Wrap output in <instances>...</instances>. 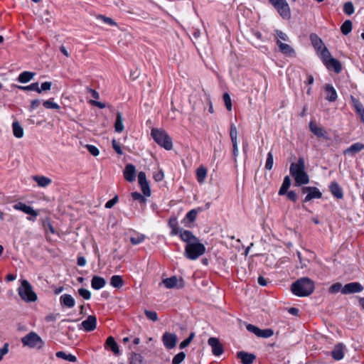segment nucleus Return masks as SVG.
Here are the masks:
<instances>
[{"instance_id": "33", "label": "nucleus", "mask_w": 364, "mask_h": 364, "mask_svg": "<svg viewBox=\"0 0 364 364\" xmlns=\"http://www.w3.org/2000/svg\"><path fill=\"white\" fill-rule=\"evenodd\" d=\"M351 103L353 106L354 107L356 113L359 115L360 114L364 113V107L362 103L355 97H354L353 95H350V97Z\"/></svg>"}, {"instance_id": "16", "label": "nucleus", "mask_w": 364, "mask_h": 364, "mask_svg": "<svg viewBox=\"0 0 364 364\" xmlns=\"http://www.w3.org/2000/svg\"><path fill=\"white\" fill-rule=\"evenodd\" d=\"M323 89L326 92L325 99L326 100L331 102L336 101L338 97L337 92L332 85L326 84L323 87Z\"/></svg>"}, {"instance_id": "41", "label": "nucleus", "mask_w": 364, "mask_h": 364, "mask_svg": "<svg viewBox=\"0 0 364 364\" xmlns=\"http://www.w3.org/2000/svg\"><path fill=\"white\" fill-rule=\"evenodd\" d=\"M274 335V331L271 328L259 329L257 336L260 338H269Z\"/></svg>"}, {"instance_id": "49", "label": "nucleus", "mask_w": 364, "mask_h": 364, "mask_svg": "<svg viewBox=\"0 0 364 364\" xmlns=\"http://www.w3.org/2000/svg\"><path fill=\"white\" fill-rule=\"evenodd\" d=\"M132 197L134 200H138L141 204H144L146 202V199L145 198V196L141 195L138 192H132Z\"/></svg>"}, {"instance_id": "43", "label": "nucleus", "mask_w": 364, "mask_h": 364, "mask_svg": "<svg viewBox=\"0 0 364 364\" xmlns=\"http://www.w3.org/2000/svg\"><path fill=\"white\" fill-rule=\"evenodd\" d=\"M144 314H145L146 318L151 321L156 322L159 320L158 314L154 311H149V310L145 309Z\"/></svg>"}, {"instance_id": "29", "label": "nucleus", "mask_w": 364, "mask_h": 364, "mask_svg": "<svg viewBox=\"0 0 364 364\" xmlns=\"http://www.w3.org/2000/svg\"><path fill=\"white\" fill-rule=\"evenodd\" d=\"M331 354H332V357L336 360H341L344 356L343 344L339 343L337 346H336L334 349L332 350Z\"/></svg>"}, {"instance_id": "3", "label": "nucleus", "mask_w": 364, "mask_h": 364, "mask_svg": "<svg viewBox=\"0 0 364 364\" xmlns=\"http://www.w3.org/2000/svg\"><path fill=\"white\" fill-rule=\"evenodd\" d=\"M151 135L155 142L166 150H171L173 149L172 139L165 130L153 128L151 131Z\"/></svg>"}, {"instance_id": "26", "label": "nucleus", "mask_w": 364, "mask_h": 364, "mask_svg": "<svg viewBox=\"0 0 364 364\" xmlns=\"http://www.w3.org/2000/svg\"><path fill=\"white\" fill-rule=\"evenodd\" d=\"M105 284V279L99 276H94L91 280V287L95 290L103 288Z\"/></svg>"}, {"instance_id": "56", "label": "nucleus", "mask_w": 364, "mask_h": 364, "mask_svg": "<svg viewBox=\"0 0 364 364\" xmlns=\"http://www.w3.org/2000/svg\"><path fill=\"white\" fill-rule=\"evenodd\" d=\"M342 284L339 282L334 283L330 288H329V292L331 294H336L339 291H341L342 290Z\"/></svg>"}, {"instance_id": "36", "label": "nucleus", "mask_w": 364, "mask_h": 364, "mask_svg": "<svg viewBox=\"0 0 364 364\" xmlns=\"http://www.w3.org/2000/svg\"><path fill=\"white\" fill-rule=\"evenodd\" d=\"M310 38H311L312 45L316 50H319L324 46L321 39L320 38H318L316 34H311Z\"/></svg>"}, {"instance_id": "57", "label": "nucleus", "mask_w": 364, "mask_h": 364, "mask_svg": "<svg viewBox=\"0 0 364 364\" xmlns=\"http://www.w3.org/2000/svg\"><path fill=\"white\" fill-rule=\"evenodd\" d=\"M143 357L139 353H134L132 356L131 364H142Z\"/></svg>"}, {"instance_id": "5", "label": "nucleus", "mask_w": 364, "mask_h": 364, "mask_svg": "<svg viewBox=\"0 0 364 364\" xmlns=\"http://www.w3.org/2000/svg\"><path fill=\"white\" fill-rule=\"evenodd\" d=\"M18 292L21 298L26 302H34L38 299L37 294L33 291L32 286L26 279L22 280Z\"/></svg>"}, {"instance_id": "45", "label": "nucleus", "mask_w": 364, "mask_h": 364, "mask_svg": "<svg viewBox=\"0 0 364 364\" xmlns=\"http://www.w3.org/2000/svg\"><path fill=\"white\" fill-rule=\"evenodd\" d=\"M146 236L143 234H138L134 237L130 238V241L132 245H139L145 240Z\"/></svg>"}, {"instance_id": "13", "label": "nucleus", "mask_w": 364, "mask_h": 364, "mask_svg": "<svg viewBox=\"0 0 364 364\" xmlns=\"http://www.w3.org/2000/svg\"><path fill=\"white\" fill-rule=\"evenodd\" d=\"M363 290V286L358 282H350L345 284L341 290L343 294L358 293Z\"/></svg>"}, {"instance_id": "18", "label": "nucleus", "mask_w": 364, "mask_h": 364, "mask_svg": "<svg viewBox=\"0 0 364 364\" xmlns=\"http://www.w3.org/2000/svg\"><path fill=\"white\" fill-rule=\"evenodd\" d=\"M60 304L63 307L72 309L75 305V300L72 295L64 294L60 297Z\"/></svg>"}, {"instance_id": "12", "label": "nucleus", "mask_w": 364, "mask_h": 364, "mask_svg": "<svg viewBox=\"0 0 364 364\" xmlns=\"http://www.w3.org/2000/svg\"><path fill=\"white\" fill-rule=\"evenodd\" d=\"M208 343L211 347L212 353L214 355L219 356L223 353V346L218 338L210 337L208 341Z\"/></svg>"}, {"instance_id": "59", "label": "nucleus", "mask_w": 364, "mask_h": 364, "mask_svg": "<svg viewBox=\"0 0 364 364\" xmlns=\"http://www.w3.org/2000/svg\"><path fill=\"white\" fill-rule=\"evenodd\" d=\"M60 316V314L59 313H51L46 316L45 320L46 322H54Z\"/></svg>"}, {"instance_id": "58", "label": "nucleus", "mask_w": 364, "mask_h": 364, "mask_svg": "<svg viewBox=\"0 0 364 364\" xmlns=\"http://www.w3.org/2000/svg\"><path fill=\"white\" fill-rule=\"evenodd\" d=\"M86 148L87 151L94 156H97L99 155L100 151L99 149L94 145L87 144Z\"/></svg>"}, {"instance_id": "30", "label": "nucleus", "mask_w": 364, "mask_h": 364, "mask_svg": "<svg viewBox=\"0 0 364 364\" xmlns=\"http://www.w3.org/2000/svg\"><path fill=\"white\" fill-rule=\"evenodd\" d=\"M291 181L290 177L289 176H286L284 178L283 183L279 190L278 194L279 196L285 195L291 186Z\"/></svg>"}, {"instance_id": "6", "label": "nucleus", "mask_w": 364, "mask_h": 364, "mask_svg": "<svg viewBox=\"0 0 364 364\" xmlns=\"http://www.w3.org/2000/svg\"><path fill=\"white\" fill-rule=\"evenodd\" d=\"M21 343L25 346L32 348L41 349L44 343L41 338L35 332H31L21 338Z\"/></svg>"}, {"instance_id": "7", "label": "nucleus", "mask_w": 364, "mask_h": 364, "mask_svg": "<svg viewBox=\"0 0 364 364\" xmlns=\"http://www.w3.org/2000/svg\"><path fill=\"white\" fill-rule=\"evenodd\" d=\"M283 18L290 17V8L286 0H269Z\"/></svg>"}, {"instance_id": "52", "label": "nucleus", "mask_w": 364, "mask_h": 364, "mask_svg": "<svg viewBox=\"0 0 364 364\" xmlns=\"http://www.w3.org/2000/svg\"><path fill=\"white\" fill-rule=\"evenodd\" d=\"M77 291L79 295L85 300H89L91 298V292L87 289L80 288Z\"/></svg>"}, {"instance_id": "51", "label": "nucleus", "mask_w": 364, "mask_h": 364, "mask_svg": "<svg viewBox=\"0 0 364 364\" xmlns=\"http://www.w3.org/2000/svg\"><path fill=\"white\" fill-rule=\"evenodd\" d=\"M223 101L225 107L228 111L232 110V101L230 95L228 92H225L223 95Z\"/></svg>"}, {"instance_id": "27", "label": "nucleus", "mask_w": 364, "mask_h": 364, "mask_svg": "<svg viewBox=\"0 0 364 364\" xmlns=\"http://www.w3.org/2000/svg\"><path fill=\"white\" fill-rule=\"evenodd\" d=\"M118 38H119V39L118 40L119 45L126 46L128 43H129L132 41L131 34L128 32L121 30L118 33Z\"/></svg>"}, {"instance_id": "47", "label": "nucleus", "mask_w": 364, "mask_h": 364, "mask_svg": "<svg viewBox=\"0 0 364 364\" xmlns=\"http://www.w3.org/2000/svg\"><path fill=\"white\" fill-rule=\"evenodd\" d=\"M194 337H195V333L191 332L190 333L189 336L180 343L179 348L181 349L186 348L191 343V342L193 341Z\"/></svg>"}, {"instance_id": "44", "label": "nucleus", "mask_w": 364, "mask_h": 364, "mask_svg": "<svg viewBox=\"0 0 364 364\" xmlns=\"http://www.w3.org/2000/svg\"><path fill=\"white\" fill-rule=\"evenodd\" d=\"M186 358V353L183 351L177 353L172 360V364H181Z\"/></svg>"}, {"instance_id": "46", "label": "nucleus", "mask_w": 364, "mask_h": 364, "mask_svg": "<svg viewBox=\"0 0 364 364\" xmlns=\"http://www.w3.org/2000/svg\"><path fill=\"white\" fill-rule=\"evenodd\" d=\"M43 106L44 107H46V109H60V106L53 102L51 100H46L43 102Z\"/></svg>"}, {"instance_id": "25", "label": "nucleus", "mask_w": 364, "mask_h": 364, "mask_svg": "<svg viewBox=\"0 0 364 364\" xmlns=\"http://www.w3.org/2000/svg\"><path fill=\"white\" fill-rule=\"evenodd\" d=\"M33 180L37 183L38 186L42 188L47 187L52 183V180L50 178L43 176H33Z\"/></svg>"}, {"instance_id": "20", "label": "nucleus", "mask_w": 364, "mask_h": 364, "mask_svg": "<svg viewBox=\"0 0 364 364\" xmlns=\"http://www.w3.org/2000/svg\"><path fill=\"white\" fill-rule=\"evenodd\" d=\"M324 65L328 70H333L336 73H340L342 70L341 63L334 58L328 59Z\"/></svg>"}, {"instance_id": "53", "label": "nucleus", "mask_w": 364, "mask_h": 364, "mask_svg": "<svg viewBox=\"0 0 364 364\" xmlns=\"http://www.w3.org/2000/svg\"><path fill=\"white\" fill-rule=\"evenodd\" d=\"M230 137L231 139L232 143H234V141H237V131L235 124H231Z\"/></svg>"}, {"instance_id": "4", "label": "nucleus", "mask_w": 364, "mask_h": 364, "mask_svg": "<svg viewBox=\"0 0 364 364\" xmlns=\"http://www.w3.org/2000/svg\"><path fill=\"white\" fill-rule=\"evenodd\" d=\"M205 252V245L199 240L191 244H186L184 255L189 259L195 260L203 255Z\"/></svg>"}, {"instance_id": "62", "label": "nucleus", "mask_w": 364, "mask_h": 364, "mask_svg": "<svg viewBox=\"0 0 364 364\" xmlns=\"http://www.w3.org/2000/svg\"><path fill=\"white\" fill-rule=\"evenodd\" d=\"M286 194H287L288 199H289L290 200H291L293 202H296L298 199V196L294 191H287Z\"/></svg>"}, {"instance_id": "34", "label": "nucleus", "mask_w": 364, "mask_h": 364, "mask_svg": "<svg viewBox=\"0 0 364 364\" xmlns=\"http://www.w3.org/2000/svg\"><path fill=\"white\" fill-rule=\"evenodd\" d=\"M56 357L58 358L63 359L65 360H68L69 362L75 363L77 361L76 356L69 353L67 354L64 351H58L55 354Z\"/></svg>"}, {"instance_id": "17", "label": "nucleus", "mask_w": 364, "mask_h": 364, "mask_svg": "<svg viewBox=\"0 0 364 364\" xmlns=\"http://www.w3.org/2000/svg\"><path fill=\"white\" fill-rule=\"evenodd\" d=\"M178 235L181 240L187 244H191L192 242H196L199 240L192 233V232L187 230L181 229Z\"/></svg>"}, {"instance_id": "64", "label": "nucleus", "mask_w": 364, "mask_h": 364, "mask_svg": "<svg viewBox=\"0 0 364 364\" xmlns=\"http://www.w3.org/2000/svg\"><path fill=\"white\" fill-rule=\"evenodd\" d=\"M275 33H276L277 38H279L278 40H279V41L283 40L284 41H289V37L287 36V35L286 33H284V32H282V31L276 30Z\"/></svg>"}, {"instance_id": "1", "label": "nucleus", "mask_w": 364, "mask_h": 364, "mask_svg": "<svg viewBox=\"0 0 364 364\" xmlns=\"http://www.w3.org/2000/svg\"><path fill=\"white\" fill-rule=\"evenodd\" d=\"M291 176L294 178L295 185L301 186L309 182V177L305 171V161L304 158L299 157L297 162L291 163L289 168Z\"/></svg>"}, {"instance_id": "10", "label": "nucleus", "mask_w": 364, "mask_h": 364, "mask_svg": "<svg viewBox=\"0 0 364 364\" xmlns=\"http://www.w3.org/2000/svg\"><path fill=\"white\" fill-rule=\"evenodd\" d=\"M163 283L167 289H181L184 287L183 279L182 278L178 279L176 276L164 279Z\"/></svg>"}, {"instance_id": "21", "label": "nucleus", "mask_w": 364, "mask_h": 364, "mask_svg": "<svg viewBox=\"0 0 364 364\" xmlns=\"http://www.w3.org/2000/svg\"><path fill=\"white\" fill-rule=\"evenodd\" d=\"M135 176H136L135 166L131 164H127L125 166V168L124 170V178L129 182H132L135 180Z\"/></svg>"}, {"instance_id": "2", "label": "nucleus", "mask_w": 364, "mask_h": 364, "mask_svg": "<svg viewBox=\"0 0 364 364\" xmlns=\"http://www.w3.org/2000/svg\"><path fill=\"white\" fill-rule=\"evenodd\" d=\"M292 293L298 296H308L314 292V283L308 277H302L294 282L291 286Z\"/></svg>"}, {"instance_id": "28", "label": "nucleus", "mask_w": 364, "mask_h": 364, "mask_svg": "<svg viewBox=\"0 0 364 364\" xmlns=\"http://www.w3.org/2000/svg\"><path fill=\"white\" fill-rule=\"evenodd\" d=\"M35 76V73L31 71H23L21 73L17 80L21 83H27L30 82Z\"/></svg>"}, {"instance_id": "48", "label": "nucleus", "mask_w": 364, "mask_h": 364, "mask_svg": "<svg viewBox=\"0 0 364 364\" xmlns=\"http://www.w3.org/2000/svg\"><path fill=\"white\" fill-rule=\"evenodd\" d=\"M198 212L196 209H192L187 213L184 220H188L189 222L193 223L196 220Z\"/></svg>"}, {"instance_id": "32", "label": "nucleus", "mask_w": 364, "mask_h": 364, "mask_svg": "<svg viewBox=\"0 0 364 364\" xmlns=\"http://www.w3.org/2000/svg\"><path fill=\"white\" fill-rule=\"evenodd\" d=\"M168 225L171 229V235H177L180 233L181 230L178 228V220L176 218H171L169 219Z\"/></svg>"}, {"instance_id": "60", "label": "nucleus", "mask_w": 364, "mask_h": 364, "mask_svg": "<svg viewBox=\"0 0 364 364\" xmlns=\"http://www.w3.org/2000/svg\"><path fill=\"white\" fill-rule=\"evenodd\" d=\"M140 186H141V191L143 192V194L145 196L149 197L151 196V189H150L149 183L140 185Z\"/></svg>"}, {"instance_id": "35", "label": "nucleus", "mask_w": 364, "mask_h": 364, "mask_svg": "<svg viewBox=\"0 0 364 364\" xmlns=\"http://www.w3.org/2000/svg\"><path fill=\"white\" fill-rule=\"evenodd\" d=\"M124 125H123V117L122 114L120 112L117 114V117L115 119V132H122L124 131Z\"/></svg>"}, {"instance_id": "19", "label": "nucleus", "mask_w": 364, "mask_h": 364, "mask_svg": "<svg viewBox=\"0 0 364 364\" xmlns=\"http://www.w3.org/2000/svg\"><path fill=\"white\" fill-rule=\"evenodd\" d=\"M237 357L241 360L242 364H252L256 360V356L253 353L245 351L237 352Z\"/></svg>"}, {"instance_id": "54", "label": "nucleus", "mask_w": 364, "mask_h": 364, "mask_svg": "<svg viewBox=\"0 0 364 364\" xmlns=\"http://www.w3.org/2000/svg\"><path fill=\"white\" fill-rule=\"evenodd\" d=\"M105 350H111L112 352H114V336H109L105 342Z\"/></svg>"}, {"instance_id": "23", "label": "nucleus", "mask_w": 364, "mask_h": 364, "mask_svg": "<svg viewBox=\"0 0 364 364\" xmlns=\"http://www.w3.org/2000/svg\"><path fill=\"white\" fill-rule=\"evenodd\" d=\"M277 45L279 47V51L287 55H294V50L288 44L282 43L281 41H277Z\"/></svg>"}, {"instance_id": "22", "label": "nucleus", "mask_w": 364, "mask_h": 364, "mask_svg": "<svg viewBox=\"0 0 364 364\" xmlns=\"http://www.w3.org/2000/svg\"><path fill=\"white\" fill-rule=\"evenodd\" d=\"M329 189L335 198L338 199H341L343 198V190L337 182H332L329 186Z\"/></svg>"}, {"instance_id": "24", "label": "nucleus", "mask_w": 364, "mask_h": 364, "mask_svg": "<svg viewBox=\"0 0 364 364\" xmlns=\"http://www.w3.org/2000/svg\"><path fill=\"white\" fill-rule=\"evenodd\" d=\"M364 149V144L360 142L354 143L344 151V154L355 155Z\"/></svg>"}, {"instance_id": "38", "label": "nucleus", "mask_w": 364, "mask_h": 364, "mask_svg": "<svg viewBox=\"0 0 364 364\" xmlns=\"http://www.w3.org/2000/svg\"><path fill=\"white\" fill-rule=\"evenodd\" d=\"M207 175V169L203 166H200L196 170V178L198 181L201 183L204 181Z\"/></svg>"}, {"instance_id": "55", "label": "nucleus", "mask_w": 364, "mask_h": 364, "mask_svg": "<svg viewBox=\"0 0 364 364\" xmlns=\"http://www.w3.org/2000/svg\"><path fill=\"white\" fill-rule=\"evenodd\" d=\"M52 86V83L50 82H44L41 84V87L38 86V89L37 90L38 93H41L43 91L50 90Z\"/></svg>"}, {"instance_id": "63", "label": "nucleus", "mask_w": 364, "mask_h": 364, "mask_svg": "<svg viewBox=\"0 0 364 364\" xmlns=\"http://www.w3.org/2000/svg\"><path fill=\"white\" fill-rule=\"evenodd\" d=\"M138 181L139 185H142L148 183L146 177V173L143 171H140L138 174Z\"/></svg>"}, {"instance_id": "39", "label": "nucleus", "mask_w": 364, "mask_h": 364, "mask_svg": "<svg viewBox=\"0 0 364 364\" xmlns=\"http://www.w3.org/2000/svg\"><path fill=\"white\" fill-rule=\"evenodd\" d=\"M14 87H17L18 89L23 91H36L37 92L38 89V82H33L26 86L23 85H14Z\"/></svg>"}, {"instance_id": "11", "label": "nucleus", "mask_w": 364, "mask_h": 364, "mask_svg": "<svg viewBox=\"0 0 364 364\" xmlns=\"http://www.w3.org/2000/svg\"><path fill=\"white\" fill-rule=\"evenodd\" d=\"M178 338L175 333L166 332L163 334L162 341L167 349H173L177 343Z\"/></svg>"}, {"instance_id": "9", "label": "nucleus", "mask_w": 364, "mask_h": 364, "mask_svg": "<svg viewBox=\"0 0 364 364\" xmlns=\"http://www.w3.org/2000/svg\"><path fill=\"white\" fill-rule=\"evenodd\" d=\"M301 193L306 194L304 202L306 203L312 199H318L322 197V193L316 188L314 186H304L301 188Z\"/></svg>"}, {"instance_id": "61", "label": "nucleus", "mask_w": 364, "mask_h": 364, "mask_svg": "<svg viewBox=\"0 0 364 364\" xmlns=\"http://www.w3.org/2000/svg\"><path fill=\"white\" fill-rule=\"evenodd\" d=\"M124 282L121 276L115 275V289H120L123 287Z\"/></svg>"}, {"instance_id": "50", "label": "nucleus", "mask_w": 364, "mask_h": 364, "mask_svg": "<svg viewBox=\"0 0 364 364\" xmlns=\"http://www.w3.org/2000/svg\"><path fill=\"white\" fill-rule=\"evenodd\" d=\"M273 164H274L273 154L271 151H269L267 154L266 164H265V168L267 170H271L272 168Z\"/></svg>"}, {"instance_id": "37", "label": "nucleus", "mask_w": 364, "mask_h": 364, "mask_svg": "<svg viewBox=\"0 0 364 364\" xmlns=\"http://www.w3.org/2000/svg\"><path fill=\"white\" fill-rule=\"evenodd\" d=\"M353 23L350 20H346L344 21V23L341 26V33L347 36L348 33H350L352 31Z\"/></svg>"}, {"instance_id": "42", "label": "nucleus", "mask_w": 364, "mask_h": 364, "mask_svg": "<svg viewBox=\"0 0 364 364\" xmlns=\"http://www.w3.org/2000/svg\"><path fill=\"white\" fill-rule=\"evenodd\" d=\"M343 11L348 16L352 15L354 13V6L351 1H348L344 4Z\"/></svg>"}, {"instance_id": "8", "label": "nucleus", "mask_w": 364, "mask_h": 364, "mask_svg": "<svg viewBox=\"0 0 364 364\" xmlns=\"http://www.w3.org/2000/svg\"><path fill=\"white\" fill-rule=\"evenodd\" d=\"M14 210L22 211L23 213L28 215L27 220L29 221H36L38 215V212L33 208V207L26 205L22 202H18L13 205Z\"/></svg>"}, {"instance_id": "15", "label": "nucleus", "mask_w": 364, "mask_h": 364, "mask_svg": "<svg viewBox=\"0 0 364 364\" xmlns=\"http://www.w3.org/2000/svg\"><path fill=\"white\" fill-rule=\"evenodd\" d=\"M97 327V318L95 316H89L85 321L80 323V328H82L87 332L94 331Z\"/></svg>"}, {"instance_id": "31", "label": "nucleus", "mask_w": 364, "mask_h": 364, "mask_svg": "<svg viewBox=\"0 0 364 364\" xmlns=\"http://www.w3.org/2000/svg\"><path fill=\"white\" fill-rule=\"evenodd\" d=\"M12 129L15 137L21 139L23 136V129L18 121L12 123Z\"/></svg>"}, {"instance_id": "14", "label": "nucleus", "mask_w": 364, "mask_h": 364, "mask_svg": "<svg viewBox=\"0 0 364 364\" xmlns=\"http://www.w3.org/2000/svg\"><path fill=\"white\" fill-rule=\"evenodd\" d=\"M309 126L311 132L318 138H323L326 140L329 139L327 132L323 127H318L314 121H311Z\"/></svg>"}, {"instance_id": "40", "label": "nucleus", "mask_w": 364, "mask_h": 364, "mask_svg": "<svg viewBox=\"0 0 364 364\" xmlns=\"http://www.w3.org/2000/svg\"><path fill=\"white\" fill-rule=\"evenodd\" d=\"M320 50V55H321V58L322 59V61L324 63H326V62L331 58L332 57L331 56V53L330 52L328 51V50L327 49V48L326 46H323L321 49L319 50Z\"/></svg>"}]
</instances>
